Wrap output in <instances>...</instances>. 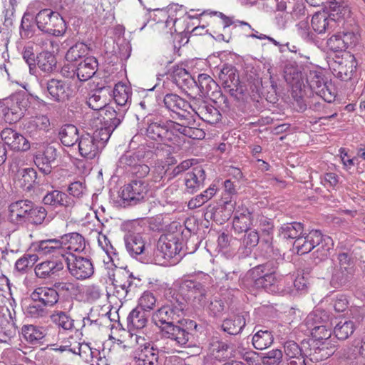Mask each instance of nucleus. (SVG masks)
<instances>
[{
  "mask_svg": "<svg viewBox=\"0 0 365 365\" xmlns=\"http://www.w3.org/2000/svg\"><path fill=\"white\" fill-rule=\"evenodd\" d=\"M354 274V268L335 267L331 275V284L335 288L345 286L351 281Z\"/></svg>",
  "mask_w": 365,
  "mask_h": 365,
  "instance_id": "42",
  "label": "nucleus"
},
{
  "mask_svg": "<svg viewBox=\"0 0 365 365\" xmlns=\"http://www.w3.org/2000/svg\"><path fill=\"white\" fill-rule=\"evenodd\" d=\"M20 161L18 157L12 158L10 170L13 173L16 172V182L19 187L24 190L30 191L38 183L37 172L32 168H19Z\"/></svg>",
  "mask_w": 365,
  "mask_h": 365,
  "instance_id": "15",
  "label": "nucleus"
},
{
  "mask_svg": "<svg viewBox=\"0 0 365 365\" xmlns=\"http://www.w3.org/2000/svg\"><path fill=\"white\" fill-rule=\"evenodd\" d=\"M171 78L173 83L185 92L197 86V82L190 73L182 67H174Z\"/></svg>",
  "mask_w": 365,
  "mask_h": 365,
  "instance_id": "30",
  "label": "nucleus"
},
{
  "mask_svg": "<svg viewBox=\"0 0 365 365\" xmlns=\"http://www.w3.org/2000/svg\"><path fill=\"white\" fill-rule=\"evenodd\" d=\"M113 96L117 107L126 112L131 101L130 88L124 83H118L113 90Z\"/></svg>",
  "mask_w": 365,
  "mask_h": 365,
  "instance_id": "34",
  "label": "nucleus"
},
{
  "mask_svg": "<svg viewBox=\"0 0 365 365\" xmlns=\"http://www.w3.org/2000/svg\"><path fill=\"white\" fill-rule=\"evenodd\" d=\"M148 314L139 307L133 309L128 315L127 323L129 330L144 329L148 322Z\"/></svg>",
  "mask_w": 365,
  "mask_h": 365,
  "instance_id": "44",
  "label": "nucleus"
},
{
  "mask_svg": "<svg viewBox=\"0 0 365 365\" xmlns=\"http://www.w3.org/2000/svg\"><path fill=\"white\" fill-rule=\"evenodd\" d=\"M304 225L298 222L284 223L279 229V236L284 240H297L303 234Z\"/></svg>",
  "mask_w": 365,
  "mask_h": 365,
  "instance_id": "46",
  "label": "nucleus"
},
{
  "mask_svg": "<svg viewBox=\"0 0 365 365\" xmlns=\"http://www.w3.org/2000/svg\"><path fill=\"white\" fill-rule=\"evenodd\" d=\"M307 83L316 96L327 102L334 101L336 93L334 86L331 82L325 80L322 72L310 71L307 76Z\"/></svg>",
  "mask_w": 365,
  "mask_h": 365,
  "instance_id": "9",
  "label": "nucleus"
},
{
  "mask_svg": "<svg viewBox=\"0 0 365 365\" xmlns=\"http://www.w3.org/2000/svg\"><path fill=\"white\" fill-rule=\"evenodd\" d=\"M66 264L70 274L77 279H86L94 273V267L88 258L70 255L66 257Z\"/></svg>",
  "mask_w": 365,
  "mask_h": 365,
  "instance_id": "12",
  "label": "nucleus"
},
{
  "mask_svg": "<svg viewBox=\"0 0 365 365\" xmlns=\"http://www.w3.org/2000/svg\"><path fill=\"white\" fill-rule=\"evenodd\" d=\"M123 240L126 250L131 257H136L143 253L145 242L140 232L128 230L125 234Z\"/></svg>",
  "mask_w": 365,
  "mask_h": 365,
  "instance_id": "25",
  "label": "nucleus"
},
{
  "mask_svg": "<svg viewBox=\"0 0 365 365\" xmlns=\"http://www.w3.org/2000/svg\"><path fill=\"white\" fill-rule=\"evenodd\" d=\"M278 267V262L276 260H269L262 264H259L252 268L249 271V275L253 283L264 277L268 272H274Z\"/></svg>",
  "mask_w": 365,
  "mask_h": 365,
  "instance_id": "55",
  "label": "nucleus"
},
{
  "mask_svg": "<svg viewBox=\"0 0 365 365\" xmlns=\"http://www.w3.org/2000/svg\"><path fill=\"white\" fill-rule=\"evenodd\" d=\"M26 200H20L11 203L9 205L8 220L15 225H22L25 223V211L27 210L26 205Z\"/></svg>",
  "mask_w": 365,
  "mask_h": 365,
  "instance_id": "37",
  "label": "nucleus"
},
{
  "mask_svg": "<svg viewBox=\"0 0 365 365\" xmlns=\"http://www.w3.org/2000/svg\"><path fill=\"white\" fill-rule=\"evenodd\" d=\"M312 26L315 32L321 34L329 31L336 24V19L325 13H316L312 18Z\"/></svg>",
  "mask_w": 365,
  "mask_h": 365,
  "instance_id": "43",
  "label": "nucleus"
},
{
  "mask_svg": "<svg viewBox=\"0 0 365 365\" xmlns=\"http://www.w3.org/2000/svg\"><path fill=\"white\" fill-rule=\"evenodd\" d=\"M325 236L318 230H312L308 233L304 231L301 237L294 240L293 247L298 255L307 254L314 250Z\"/></svg>",
  "mask_w": 365,
  "mask_h": 365,
  "instance_id": "16",
  "label": "nucleus"
},
{
  "mask_svg": "<svg viewBox=\"0 0 365 365\" xmlns=\"http://www.w3.org/2000/svg\"><path fill=\"white\" fill-rule=\"evenodd\" d=\"M57 157V149L53 145H48L42 153L35 155L34 163L44 175H48L52 170V165Z\"/></svg>",
  "mask_w": 365,
  "mask_h": 365,
  "instance_id": "21",
  "label": "nucleus"
},
{
  "mask_svg": "<svg viewBox=\"0 0 365 365\" xmlns=\"http://www.w3.org/2000/svg\"><path fill=\"white\" fill-rule=\"evenodd\" d=\"M32 247L34 251L41 256L49 255V259L66 262L68 257L66 248L63 245L61 237L59 239L52 238L38 241L34 243Z\"/></svg>",
  "mask_w": 365,
  "mask_h": 365,
  "instance_id": "10",
  "label": "nucleus"
},
{
  "mask_svg": "<svg viewBox=\"0 0 365 365\" xmlns=\"http://www.w3.org/2000/svg\"><path fill=\"white\" fill-rule=\"evenodd\" d=\"M246 326V318L244 314H237L225 318L221 324L222 330L230 335L241 334Z\"/></svg>",
  "mask_w": 365,
  "mask_h": 365,
  "instance_id": "31",
  "label": "nucleus"
},
{
  "mask_svg": "<svg viewBox=\"0 0 365 365\" xmlns=\"http://www.w3.org/2000/svg\"><path fill=\"white\" fill-rule=\"evenodd\" d=\"M49 126V118L45 115H40L28 120L24 125V129L31 137H34L38 131L48 130Z\"/></svg>",
  "mask_w": 365,
  "mask_h": 365,
  "instance_id": "40",
  "label": "nucleus"
},
{
  "mask_svg": "<svg viewBox=\"0 0 365 365\" xmlns=\"http://www.w3.org/2000/svg\"><path fill=\"white\" fill-rule=\"evenodd\" d=\"M332 239L326 235L322 242L317 245L316 250L312 253L313 259L315 264H318L328 258L330 250L333 247Z\"/></svg>",
  "mask_w": 365,
  "mask_h": 365,
  "instance_id": "50",
  "label": "nucleus"
},
{
  "mask_svg": "<svg viewBox=\"0 0 365 365\" xmlns=\"http://www.w3.org/2000/svg\"><path fill=\"white\" fill-rule=\"evenodd\" d=\"M63 247L66 251L82 252L86 250L85 238L78 232H71L61 236Z\"/></svg>",
  "mask_w": 365,
  "mask_h": 365,
  "instance_id": "38",
  "label": "nucleus"
},
{
  "mask_svg": "<svg viewBox=\"0 0 365 365\" xmlns=\"http://www.w3.org/2000/svg\"><path fill=\"white\" fill-rule=\"evenodd\" d=\"M114 130H115L111 128L103 125V127L96 129L91 136L96 140V143H97L102 150Z\"/></svg>",
  "mask_w": 365,
  "mask_h": 365,
  "instance_id": "64",
  "label": "nucleus"
},
{
  "mask_svg": "<svg viewBox=\"0 0 365 365\" xmlns=\"http://www.w3.org/2000/svg\"><path fill=\"white\" fill-rule=\"evenodd\" d=\"M66 262L59 260L47 259L36 265L34 272L36 277L50 279L58 276L64 268Z\"/></svg>",
  "mask_w": 365,
  "mask_h": 365,
  "instance_id": "20",
  "label": "nucleus"
},
{
  "mask_svg": "<svg viewBox=\"0 0 365 365\" xmlns=\"http://www.w3.org/2000/svg\"><path fill=\"white\" fill-rule=\"evenodd\" d=\"M163 336L174 341L180 347L185 346L192 336V334L183 326L175 324L173 326H164L161 328Z\"/></svg>",
  "mask_w": 365,
  "mask_h": 365,
  "instance_id": "19",
  "label": "nucleus"
},
{
  "mask_svg": "<svg viewBox=\"0 0 365 365\" xmlns=\"http://www.w3.org/2000/svg\"><path fill=\"white\" fill-rule=\"evenodd\" d=\"M304 355L310 364L327 359L331 354L324 342L322 344L316 341H303Z\"/></svg>",
  "mask_w": 365,
  "mask_h": 365,
  "instance_id": "17",
  "label": "nucleus"
},
{
  "mask_svg": "<svg viewBox=\"0 0 365 365\" xmlns=\"http://www.w3.org/2000/svg\"><path fill=\"white\" fill-rule=\"evenodd\" d=\"M192 110L205 122L216 124L220 121L222 115L219 110L211 104L202 102L197 109Z\"/></svg>",
  "mask_w": 365,
  "mask_h": 365,
  "instance_id": "33",
  "label": "nucleus"
},
{
  "mask_svg": "<svg viewBox=\"0 0 365 365\" xmlns=\"http://www.w3.org/2000/svg\"><path fill=\"white\" fill-rule=\"evenodd\" d=\"M39 85L46 97L55 103L67 101L72 94V90L67 81L58 78L41 79Z\"/></svg>",
  "mask_w": 365,
  "mask_h": 365,
  "instance_id": "8",
  "label": "nucleus"
},
{
  "mask_svg": "<svg viewBox=\"0 0 365 365\" xmlns=\"http://www.w3.org/2000/svg\"><path fill=\"white\" fill-rule=\"evenodd\" d=\"M217 189L215 185L210 186L209 188L205 190L202 193L197 195L195 197L192 198L188 202V207L190 209H195L200 207L209 200H210L216 193Z\"/></svg>",
  "mask_w": 365,
  "mask_h": 365,
  "instance_id": "58",
  "label": "nucleus"
},
{
  "mask_svg": "<svg viewBox=\"0 0 365 365\" xmlns=\"http://www.w3.org/2000/svg\"><path fill=\"white\" fill-rule=\"evenodd\" d=\"M148 183L142 180H133L125 185L120 192L121 203L123 207L141 205L148 200Z\"/></svg>",
  "mask_w": 365,
  "mask_h": 365,
  "instance_id": "5",
  "label": "nucleus"
},
{
  "mask_svg": "<svg viewBox=\"0 0 365 365\" xmlns=\"http://www.w3.org/2000/svg\"><path fill=\"white\" fill-rule=\"evenodd\" d=\"M220 83L223 88L236 101H241L245 94V86L240 80L237 69L232 65H224L218 73Z\"/></svg>",
  "mask_w": 365,
  "mask_h": 365,
  "instance_id": "6",
  "label": "nucleus"
},
{
  "mask_svg": "<svg viewBox=\"0 0 365 365\" xmlns=\"http://www.w3.org/2000/svg\"><path fill=\"white\" fill-rule=\"evenodd\" d=\"M113 284L120 297L130 299L135 296L143 282L140 278L125 268L117 271L114 274Z\"/></svg>",
  "mask_w": 365,
  "mask_h": 365,
  "instance_id": "7",
  "label": "nucleus"
},
{
  "mask_svg": "<svg viewBox=\"0 0 365 365\" xmlns=\"http://www.w3.org/2000/svg\"><path fill=\"white\" fill-rule=\"evenodd\" d=\"M33 15L26 11L22 17L20 25V34L22 38H29L34 34Z\"/></svg>",
  "mask_w": 365,
  "mask_h": 365,
  "instance_id": "63",
  "label": "nucleus"
},
{
  "mask_svg": "<svg viewBox=\"0 0 365 365\" xmlns=\"http://www.w3.org/2000/svg\"><path fill=\"white\" fill-rule=\"evenodd\" d=\"M276 283L277 278L275 277V270H274V272H268L264 277H262L255 282L254 285L257 289H264L267 292H274Z\"/></svg>",
  "mask_w": 365,
  "mask_h": 365,
  "instance_id": "61",
  "label": "nucleus"
},
{
  "mask_svg": "<svg viewBox=\"0 0 365 365\" xmlns=\"http://www.w3.org/2000/svg\"><path fill=\"white\" fill-rule=\"evenodd\" d=\"M146 135L151 140L163 143H173L176 140V122L153 117L148 121Z\"/></svg>",
  "mask_w": 365,
  "mask_h": 365,
  "instance_id": "4",
  "label": "nucleus"
},
{
  "mask_svg": "<svg viewBox=\"0 0 365 365\" xmlns=\"http://www.w3.org/2000/svg\"><path fill=\"white\" fill-rule=\"evenodd\" d=\"M25 314L33 319H40L47 315L46 307L39 302L31 300V303L25 308Z\"/></svg>",
  "mask_w": 365,
  "mask_h": 365,
  "instance_id": "60",
  "label": "nucleus"
},
{
  "mask_svg": "<svg viewBox=\"0 0 365 365\" xmlns=\"http://www.w3.org/2000/svg\"><path fill=\"white\" fill-rule=\"evenodd\" d=\"M21 334L26 341L32 344L39 342L45 336L43 327L32 324L24 325L21 328Z\"/></svg>",
  "mask_w": 365,
  "mask_h": 365,
  "instance_id": "51",
  "label": "nucleus"
},
{
  "mask_svg": "<svg viewBox=\"0 0 365 365\" xmlns=\"http://www.w3.org/2000/svg\"><path fill=\"white\" fill-rule=\"evenodd\" d=\"M349 60L344 59L340 62L338 67L337 76L342 81L351 79L356 69L357 63L354 56H349Z\"/></svg>",
  "mask_w": 365,
  "mask_h": 365,
  "instance_id": "54",
  "label": "nucleus"
},
{
  "mask_svg": "<svg viewBox=\"0 0 365 365\" xmlns=\"http://www.w3.org/2000/svg\"><path fill=\"white\" fill-rule=\"evenodd\" d=\"M182 243L173 235L161 236L157 242V249L154 252L156 261L161 259H171L180 253Z\"/></svg>",
  "mask_w": 365,
  "mask_h": 365,
  "instance_id": "13",
  "label": "nucleus"
},
{
  "mask_svg": "<svg viewBox=\"0 0 365 365\" xmlns=\"http://www.w3.org/2000/svg\"><path fill=\"white\" fill-rule=\"evenodd\" d=\"M163 103L165 107L173 112L180 120H188L190 123V113L189 109L192 110V106L185 99L177 94L168 93L164 96Z\"/></svg>",
  "mask_w": 365,
  "mask_h": 365,
  "instance_id": "14",
  "label": "nucleus"
},
{
  "mask_svg": "<svg viewBox=\"0 0 365 365\" xmlns=\"http://www.w3.org/2000/svg\"><path fill=\"white\" fill-rule=\"evenodd\" d=\"M205 179V171L201 166L192 168V171L187 173L185 176L186 192L190 194L196 192L204 186Z\"/></svg>",
  "mask_w": 365,
  "mask_h": 365,
  "instance_id": "28",
  "label": "nucleus"
},
{
  "mask_svg": "<svg viewBox=\"0 0 365 365\" xmlns=\"http://www.w3.org/2000/svg\"><path fill=\"white\" fill-rule=\"evenodd\" d=\"M356 329L354 322L351 320L339 321L333 330L336 337L339 340H345L353 334Z\"/></svg>",
  "mask_w": 365,
  "mask_h": 365,
  "instance_id": "56",
  "label": "nucleus"
},
{
  "mask_svg": "<svg viewBox=\"0 0 365 365\" xmlns=\"http://www.w3.org/2000/svg\"><path fill=\"white\" fill-rule=\"evenodd\" d=\"M78 144L80 155L87 160L94 159L101 151L96 140L88 133L81 135Z\"/></svg>",
  "mask_w": 365,
  "mask_h": 365,
  "instance_id": "27",
  "label": "nucleus"
},
{
  "mask_svg": "<svg viewBox=\"0 0 365 365\" xmlns=\"http://www.w3.org/2000/svg\"><path fill=\"white\" fill-rule=\"evenodd\" d=\"M44 205L49 206L53 209L58 207H69L72 204L71 199L68 195L58 190L47 191L42 199Z\"/></svg>",
  "mask_w": 365,
  "mask_h": 365,
  "instance_id": "32",
  "label": "nucleus"
},
{
  "mask_svg": "<svg viewBox=\"0 0 365 365\" xmlns=\"http://www.w3.org/2000/svg\"><path fill=\"white\" fill-rule=\"evenodd\" d=\"M22 57L24 61L29 66V73L33 76H36V56L34 53V48L32 46H26L22 51Z\"/></svg>",
  "mask_w": 365,
  "mask_h": 365,
  "instance_id": "62",
  "label": "nucleus"
},
{
  "mask_svg": "<svg viewBox=\"0 0 365 365\" xmlns=\"http://www.w3.org/2000/svg\"><path fill=\"white\" fill-rule=\"evenodd\" d=\"M192 115H190V123L194 121L192 118ZM188 120H184L182 124L176 123L175 125V133L176 134V140L175 141V144L180 143V135H182L183 136H187L192 139H202L205 136V133L202 129L194 128L190 126L191 123H187Z\"/></svg>",
  "mask_w": 365,
  "mask_h": 365,
  "instance_id": "39",
  "label": "nucleus"
},
{
  "mask_svg": "<svg viewBox=\"0 0 365 365\" xmlns=\"http://www.w3.org/2000/svg\"><path fill=\"white\" fill-rule=\"evenodd\" d=\"M101 114L103 117V125L115 129L122 122L125 117V109H120L117 107V110L110 106H106L103 108Z\"/></svg>",
  "mask_w": 365,
  "mask_h": 365,
  "instance_id": "35",
  "label": "nucleus"
},
{
  "mask_svg": "<svg viewBox=\"0 0 365 365\" xmlns=\"http://www.w3.org/2000/svg\"><path fill=\"white\" fill-rule=\"evenodd\" d=\"M37 27L41 31L54 36H61L66 31L63 18L49 9H41L35 16Z\"/></svg>",
  "mask_w": 365,
  "mask_h": 365,
  "instance_id": "3",
  "label": "nucleus"
},
{
  "mask_svg": "<svg viewBox=\"0 0 365 365\" xmlns=\"http://www.w3.org/2000/svg\"><path fill=\"white\" fill-rule=\"evenodd\" d=\"M327 5L329 9V17L334 18L336 22L350 16L351 10L344 0H327Z\"/></svg>",
  "mask_w": 365,
  "mask_h": 365,
  "instance_id": "41",
  "label": "nucleus"
},
{
  "mask_svg": "<svg viewBox=\"0 0 365 365\" xmlns=\"http://www.w3.org/2000/svg\"><path fill=\"white\" fill-rule=\"evenodd\" d=\"M165 304L153 312L152 319L159 328L181 323L185 304L181 295L173 294Z\"/></svg>",
  "mask_w": 365,
  "mask_h": 365,
  "instance_id": "1",
  "label": "nucleus"
},
{
  "mask_svg": "<svg viewBox=\"0 0 365 365\" xmlns=\"http://www.w3.org/2000/svg\"><path fill=\"white\" fill-rule=\"evenodd\" d=\"M230 349L231 345L216 339H212L209 344V350L211 355L220 361L235 357V354L230 351Z\"/></svg>",
  "mask_w": 365,
  "mask_h": 365,
  "instance_id": "36",
  "label": "nucleus"
},
{
  "mask_svg": "<svg viewBox=\"0 0 365 365\" xmlns=\"http://www.w3.org/2000/svg\"><path fill=\"white\" fill-rule=\"evenodd\" d=\"M143 158V155L140 151L135 153L126 152L118 160L117 166L130 172L138 163L142 161Z\"/></svg>",
  "mask_w": 365,
  "mask_h": 365,
  "instance_id": "52",
  "label": "nucleus"
},
{
  "mask_svg": "<svg viewBox=\"0 0 365 365\" xmlns=\"http://www.w3.org/2000/svg\"><path fill=\"white\" fill-rule=\"evenodd\" d=\"M330 103L320 97L313 96L309 100L308 106L309 109L317 114L318 120L320 121L334 118L337 115V112L329 104Z\"/></svg>",
  "mask_w": 365,
  "mask_h": 365,
  "instance_id": "24",
  "label": "nucleus"
},
{
  "mask_svg": "<svg viewBox=\"0 0 365 365\" xmlns=\"http://www.w3.org/2000/svg\"><path fill=\"white\" fill-rule=\"evenodd\" d=\"M88 52V47L83 42H77L72 46L66 52L65 58L68 62L76 63V64L82 58H85Z\"/></svg>",
  "mask_w": 365,
  "mask_h": 365,
  "instance_id": "53",
  "label": "nucleus"
},
{
  "mask_svg": "<svg viewBox=\"0 0 365 365\" xmlns=\"http://www.w3.org/2000/svg\"><path fill=\"white\" fill-rule=\"evenodd\" d=\"M58 136L62 144L67 147L73 146L78 143L81 137L78 129L72 124H66L62 126L59 130Z\"/></svg>",
  "mask_w": 365,
  "mask_h": 365,
  "instance_id": "47",
  "label": "nucleus"
},
{
  "mask_svg": "<svg viewBox=\"0 0 365 365\" xmlns=\"http://www.w3.org/2000/svg\"><path fill=\"white\" fill-rule=\"evenodd\" d=\"M216 86L215 81L209 75L202 73L198 76L197 86L195 87L198 88L202 96H208Z\"/></svg>",
  "mask_w": 365,
  "mask_h": 365,
  "instance_id": "59",
  "label": "nucleus"
},
{
  "mask_svg": "<svg viewBox=\"0 0 365 365\" xmlns=\"http://www.w3.org/2000/svg\"><path fill=\"white\" fill-rule=\"evenodd\" d=\"M36 68L45 73H51L56 68V58L50 51H41L36 55Z\"/></svg>",
  "mask_w": 365,
  "mask_h": 365,
  "instance_id": "45",
  "label": "nucleus"
},
{
  "mask_svg": "<svg viewBox=\"0 0 365 365\" xmlns=\"http://www.w3.org/2000/svg\"><path fill=\"white\" fill-rule=\"evenodd\" d=\"M98 66V61L95 57L87 56L76 64L75 73L79 81H86L96 73Z\"/></svg>",
  "mask_w": 365,
  "mask_h": 365,
  "instance_id": "29",
  "label": "nucleus"
},
{
  "mask_svg": "<svg viewBox=\"0 0 365 365\" xmlns=\"http://www.w3.org/2000/svg\"><path fill=\"white\" fill-rule=\"evenodd\" d=\"M254 218L252 212L244 206H239L235 211L232 228L235 233H242L250 230Z\"/></svg>",
  "mask_w": 365,
  "mask_h": 365,
  "instance_id": "22",
  "label": "nucleus"
},
{
  "mask_svg": "<svg viewBox=\"0 0 365 365\" xmlns=\"http://www.w3.org/2000/svg\"><path fill=\"white\" fill-rule=\"evenodd\" d=\"M180 290L187 300L194 307H202L207 303V288L205 284L194 280H187L182 282Z\"/></svg>",
  "mask_w": 365,
  "mask_h": 365,
  "instance_id": "11",
  "label": "nucleus"
},
{
  "mask_svg": "<svg viewBox=\"0 0 365 365\" xmlns=\"http://www.w3.org/2000/svg\"><path fill=\"white\" fill-rule=\"evenodd\" d=\"M33 98L41 104H45L43 100L38 96L28 94L21 91L16 92L4 99L6 106V122L14 123L18 122L24 115L31 105V98Z\"/></svg>",
  "mask_w": 365,
  "mask_h": 365,
  "instance_id": "2",
  "label": "nucleus"
},
{
  "mask_svg": "<svg viewBox=\"0 0 365 365\" xmlns=\"http://www.w3.org/2000/svg\"><path fill=\"white\" fill-rule=\"evenodd\" d=\"M254 331H256V333L253 335L252 341L256 349H265L273 343L274 337L270 331L257 329V327H255Z\"/></svg>",
  "mask_w": 365,
  "mask_h": 365,
  "instance_id": "49",
  "label": "nucleus"
},
{
  "mask_svg": "<svg viewBox=\"0 0 365 365\" xmlns=\"http://www.w3.org/2000/svg\"><path fill=\"white\" fill-rule=\"evenodd\" d=\"M50 318L52 323L64 330H72L74 328V320L65 312L54 311Z\"/></svg>",
  "mask_w": 365,
  "mask_h": 365,
  "instance_id": "57",
  "label": "nucleus"
},
{
  "mask_svg": "<svg viewBox=\"0 0 365 365\" xmlns=\"http://www.w3.org/2000/svg\"><path fill=\"white\" fill-rule=\"evenodd\" d=\"M109 88L103 87L96 89L89 94L87 100L88 106L94 110H101L106 106V93H109Z\"/></svg>",
  "mask_w": 365,
  "mask_h": 365,
  "instance_id": "48",
  "label": "nucleus"
},
{
  "mask_svg": "<svg viewBox=\"0 0 365 365\" xmlns=\"http://www.w3.org/2000/svg\"><path fill=\"white\" fill-rule=\"evenodd\" d=\"M31 300L39 302L46 307H52L59 300L58 292L53 287H38L30 295Z\"/></svg>",
  "mask_w": 365,
  "mask_h": 365,
  "instance_id": "23",
  "label": "nucleus"
},
{
  "mask_svg": "<svg viewBox=\"0 0 365 365\" xmlns=\"http://www.w3.org/2000/svg\"><path fill=\"white\" fill-rule=\"evenodd\" d=\"M158 350L152 344L137 347L134 359L138 365H158Z\"/></svg>",
  "mask_w": 365,
  "mask_h": 365,
  "instance_id": "26",
  "label": "nucleus"
},
{
  "mask_svg": "<svg viewBox=\"0 0 365 365\" xmlns=\"http://www.w3.org/2000/svg\"><path fill=\"white\" fill-rule=\"evenodd\" d=\"M0 135L4 143L12 150L25 152L31 148L29 141L23 135L12 128L3 129Z\"/></svg>",
  "mask_w": 365,
  "mask_h": 365,
  "instance_id": "18",
  "label": "nucleus"
}]
</instances>
